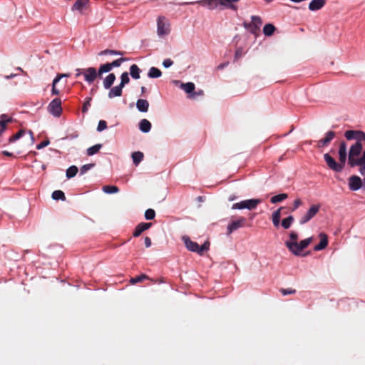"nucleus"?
<instances>
[{"mask_svg": "<svg viewBox=\"0 0 365 365\" xmlns=\"http://www.w3.org/2000/svg\"><path fill=\"white\" fill-rule=\"evenodd\" d=\"M338 153L339 163H337L329 153L324 155V159L330 170L339 173L344 168L347 159L346 143L345 141L340 143Z\"/></svg>", "mask_w": 365, "mask_h": 365, "instance_id": "nucleus-1", "label": "nucleus"}, {"mask_svg": "<svg viewBox=\"0 0 365 365\" xmlns=\"http://www.w3.org/2000/svg\"><path fill=\"white\" fill-rule=\"evenodd\" d=\"M240 0H200L196 3L211 10L217 8L220 4L227 6L232 9L236 10L237 7L235 5L229 4L238 2Z\"/></svg>", "mask_w": 365, "mask_h": 365, "instance_id": "nucleus-2", "label": "nucleus"}, {"mask_svg": "<svg viewBox=\"0 0 365 365\" xmlns=\"http://www.w3.org/2000/svg\"><path fill=\"white\" fill-rule=\"evenodd\" d=\"M362 153V143L356 142L354 143L349 149L348 155V165L351 168H354L355 164L358 163V158Z\"/></svg>", "mask_w": 365, "mask_h": 365, "instance_id": "nucleus-3", "label": "nucleus"}, {"mask_svg": "<svg viewBox=\"0 0 365 365\" xmlns=\"http://www.w3.org/2000/svg\"><path fill=\"white\" fill-rule=\"evenodd\" d=\"M312 237H309L302 240L299 243L297 242H285L286 246L295 255H299L302 251L307 247L312 242Z\"/></svg>", "mask_w": 365, "mask_h": 365, "instance_id": "nucleus-4", "label": "nucleus"}, {"mask_svg": "<svg viewBox=\"0 0 365 365\" xmlns=\"http://www.w3.org/2000/svg\"><path fill=\"white\" fill-rule=\"evenodd\" d=\"M252 22L243 24L244 27L255 36H258L260 31V26L262 24L261 18L258 16H252Z\"/></svg>", "mask_w": 365, "mask_h": 365, "instance_id": "nucleus-5", "label": "nucleus"}, {"mask_svg": "<svg viewBox=\"0 0 365 365\" xmlns=\"http://www.w3.org/2000/svg\"><path fill=\"white\" fill-rule=\"evenodd\" d=\"M262 202L260 199H250L235 203L232 206V210L235 209H248L250 210H254L257 206Z\"/></svg>", "mask_w": 365, "mask_h": 365, "instance_id": "nucleus-6", "label": "nucleus"}, {"mask_svg": "<svg viewBox=\"0 0 365 365\" xmlns=\"http://www.w3.org/2000/svg\"><path fill=\"white\" fill-rule=\"evenodd\" d=\"M48 110L55 117H59L62 113L61 101L58 98H54L48 104Z\"/></svg>", "mask_w": 365, "mask_h": 365, "instance_id": "nucleus-7", "label": "nucleus"}, {"mask_svg": "<svg viewBox=\"0 0 365 365\" xmlns=\"http://www.w3.org/2000/svg\"><path fill=\"white\" fill-rule=\"evenodd\" d=\"M344 136L348 140H356V142L365 143V133L361 130H349L345 132Z\"/></svg>", "mask_w": 365, "mask_h": 365, "instance_id": "nucleus-8", "label": "nucleus"}, {"mask_svg": "<svg viewBox=\"0 0 365 365\" xmlns=\"http://www.w3.org/2000/svg\"><path fill=\"white\" fill-rule=\"evenodd\" d=\"M170 25L165 21L164 16H159L157 21V33L158 36H162L168 35L170 33Z\"/></svg>", "mask_w": 365, "mask_h": 365, "instance_id": "nucleus-9", "label": "nucleus"}, {"mask_svg": "<svg viewBox=\"0 0 365 365\" xmlns=\"http://www.w3.org/2000/svg\"><path fill=\"white\" fill-rule=\"evenodd\" d=\"M247 220L244 217H240L237 220L229 223L227 227V235H229L234 231L245 226Z\"/></svg>", "mask_w": 365, "mask_h": 365, "instance_id": "nucleus-10", "label": "nucleus"}, {"mask_svg": "<svg viewBox=\"0 0 365 365\" xmlns=\"http://www.w3.org/2000/svg\"><path fill=\"white\" fill-rule=\"evenodd\" d=\"M320 205H312L299 221L301 225L305 224L313 218L319 211Z\"/></svg>", "mask_w": 365, "mask_h": 365, "instance_id": "nucleus-11", "label": "nucleus"}, {"mask_svg": "<svg viewBox=\"0 0 365 365\" xmlns=\"http://www.w3.org/2000/svg\"><path fill=\"white\" fill-rule=\"evenodd\" d=\"M348 185L349 190L356 191L362 187V180L361 178L357 175H351L348 179Z\"/></svg>", "mask_w": 365, "mask_h": 365, "instance_id": "nucleus-12", "label": "nucleus"}, {"mask_svg": "<svg viewBox=\"0 0 365 365\" xmlns=\"http://www.w3.org/2000/svg\"><path fill=\"white\" fill-rule=\"evenodd\" d=\"M84 80L89 84L92 83L98 76V73L93 67L84 68L83 72Z\"/></svg>", "mask_w": 365, "mask_h": 365, "instance_id": "nucleus-13", "label": "nucleus"}, {"mask_svg": "<svg viewBox=\"0 0 365 365\" xmlns=\"http://www.w3.org/2000/svg\"><path fill=\"white\" fill-rule=\"evenodd\" d=\"M335 136L336 133L334 131H328L326 133L325 137L317 142V147L319 148H321L327 146L330 143V142L334 138Z\"/></svg>", "mask_w": 365, "mask_h": 365, "instance_id": "nucleus-14", "label": "nucleus"}, {"mask_svg": "<svg viewBox=\"0 0 365 365\" xmlns=\"http://www.w3.org/2000/svg\"><path fill=\"white\" fill-rule=\"evenodd\" d=\"M182 240L188 250L197 253L198 252L199 245L197 242L192 241L187 236H183Z\"/></svg>", "mask_w": 365, "mask_h": 365, "instance_id": "nucleus-15", "label": "nucleus"}, {"mask_svg": "<svg viewBox=\"0 0 365 365\" xmlns=\"http://www.w3.org/2000/svg\"><path fill=\"white\" fill-rule=\"evenodd\" d=\"M152 226V223L151 222H140L139 223L134 232H133V236L137 237L138 236H140L143 232L148 230L149 228H150Z\"/></svg>", "mask_w": 365, "mask_h": 365, "instance_id": "nucleus-16", "label": "nucleus"}, {"mask_svg": "<svg viewBox=\"0 0 365 365\" xmlns=\"http://www.w3.org/2000/svg\"><path fill=\"white\" fill-rule=\"evenodd\" d=\"M68 73H58L52 83L51 93L52 95L57 96L60 93V91L56 88V84L63 77H69Z\"/></svg>", "mask_w": 365, "mask_h": 365, "instance_id": "nucleus-17", "label": "nucleus"}, {"mask_svg": "<svg viewBox=\"0 0 365 365\" xmlns=\"http://www.w3.org/2000/svg\"><path fill=\"white\" fill-rule=\"evenodd\" d=\"M320 242L317 245L314 250L315 251H319L325 249L328 245V238L326 234L322 232L319 234Z\"/></svg>", "mask_w": 365, "mask_h": 365, "instance_id": "nucleus-18", "label": "nucleus"}, {"mask_svg": "<svg viewBox=\"0 0 365 365\" xmlns=\"http://www.w3.org/2000/svg\"><path fill=\"white\" fill-rule=\"evenodd\" d=\"M123 87L120 84L118 86L111 88L108 92V96L109 98L115 97H120L122 96Z\"/></svg>", "mask_w": 365, "mask_h": 365, "instance_id": "nucleus-19", "label": "nucleus"}, {"mask_svg": "<svg viewBox=\"0 0 365 365\" xmlns=\"http://www.w3.org/2000/svg\"><path fill=\"white\" fill-rule=\"evenodd\" d=\"M326 4V0H312L309 4V9L317 11L322 9Z\"/></svg>", "mask_w": 365, "mask_h": 365, "instance_id": "nucleus-20", "label": "nucleus"}, {"mask_svg": "<svg viewBox=\"0 0 365 365\" xmlns=\"http://www.w3.org/2000/svg\"><path fill=\"white\" fill-rule=\"evenodd\" d=\"M136 108L140 112L145 113L148 110L149 103L145 99H138L136 102Z\"/></svg>", "mask_w": 365, "mask_h": 365, "instance_id": "nucleus-21", "label": "nucleus"}, {"mask_svg": "<svg viewBox=\"0 0 365 365\" xmlns=\"http://www.w3.org/2000/svg\"><path fill=\"white\" fill-rule=\"evenodd\" d=\"M89 0H77L72 6V11H79L82 12L83 9H85L88 4Z\"/></svg>", "mask_w": 365, "mask_h": 365, "instance_id": "nucleus-22", "label": "nucleus"}, {"mask_svg": "<svg viewBox=\"0 0 365 365\" xmlns=\"http://www.w3.org/2000/svg\"><path fill=\"white\" fill-rule=\"evenodd\" d=\"M139 129L143 133H148L151 129V123L147 119H142L139 123Z\"/></svg>", "mask_w": 365, "mask_h": 365, "instance_id": "nucleus-23", "label": "nucleus"}, {"mask_svg": "<svg viewBox=\"0 0 365 365\" xmlns=\"http://www.w3.org/2000/svg\"><path fill=\"white\" fill-rule=\"evenodd\" d=\"M115 80V75L113 73L108 75L103 81V86L106 89L110 88Z\"/></svg>", "mask_w": 365, "mask_h": 365, "instance_id": "nucleus-24", "label": "nucleus"}, {"mask_svg": "<svg viewBox=\"0 0 365 365\" xmlns=\"http://www.w3.org/2000/svg\"><path fill=\"white\" fill-rule=\"evenodd\" d=\"M180 88L185 91V93L190 94V96L194 93L195 91V84L192 82H188L185 83H182Z\"/></svg>", "mask_w": 365, "mask_h": 365, "instance_id": "nucleus-25", "label": "nucleus"}, {"mask_svg": "<svg viewBox=\"0 0 365 365\" xmlns=\"http://www.w3.org/2000/svg\"><path fill=\"white\" fill-rule=\"evenodd\" d=\"M140 69L136 64H133L130 67V74L134 79L140 78Z\"/></svg>", "mask_w": 365, "mask_h": 365, "instance_id": "nucleus-26", "label": "nucleus"}, {"mask_svg": "<svg viewBox=\"0 0 365 365\" xmlns=\"http://www.w3.org/2000/svg\"><path fill=\"white\" fill-rule=\"evenodd\" d=\"M144 155L140 151H136L132 153V159L135 165H138L143 160Z\"/></svg>", "mask_w": 365, "mask_h": 365, "instance_id": "nucleus-27", "label": "nucleus"}, {"mask_svg": "<svg viewBox=\"0 0 365 365\" xmlns=\"http://www.w3.org/2000/svg\"><path fill=\"white\" fill-rule=\"evenodd\" d=\"M149 78H159L162 76V72L160 69L155 67H151L148 73Z\"/></svg>", "mask_w": 365, "mask_h": 365, "instance_id": "nucleus-28", "label": "nucleus"}, {"mask_svg": "<svg viewBox=\"0 0 365 365\" xmlns=\"http://www.w3.org/2000/svg\"><path fill=\"white\" fill-rule=\"evenodd\" d=\"M283 207H280L277 210L274 211L272 214V222H273V225L275 226V227H278L279 225V222H280V217H281V210L282 209Z\"/></svg>", "mask_w": 365, "mask_h": 365, "instance_id": "nucleus-29", "label": "nucleus"}, {"mask_svg": "<svg viewBox=\"0 0 365 365\" xmlns=\"http://www.w3.org/2000/svg\"><path fill=\"white\" fill-rule=\"evenodd\" d=\"M275 31V27L273 24H267L263 28V33L265 36H272Z\"/></svg>", "mask_w": 365, "mask_h": 365, "instance_id": "nucleus-30", "label": "nucleus"}, {"mask_svg": "<svg viewBox=\"0 0 365 365\" xmlns=\"http://www.w3.org/2000/svg\"><path fill=\"white\" fill-rule=\"evenodd\" d=\"M102 190L108 194L117 193L119 191V188L115 185H104Z\"/></svg>", "mask_w": 365, "mask_h": 365, "instance_id": "nucleus-31", "label": "nucleus"}, {"mask_svg": "<svg viewBox=\"0 0 365 365\" xmlns=\"http://www.w3.org/2000/svg\"><path fill=\"white\" fill-rule=\"evenodd\" d=\"M287 197H288L287 194L282 193V194H279V195L273 196L271 198L270 201H271L272 203L275 204V203H277V202H282V201L284 200Z\"/></svg>", "mask_w": 365, "mask_h": 365, "instance_id": "nucleus-32", "label": "nucleus"}, {"mask_svg": "<svg viewBox=\"0 0 365 365\" xmlns=\"http://www.w3.org/2000/svg\"><path fill=\"white\" fill-rule=\"evenodd\" d=\"M111 69H112V68H111L110 63H107L101 65V66L99 67V69L98 71L99 77H101V75L103 73L109 72L110 71H111Z\"/></svg>", "mask_w": 365, "mask_h": 365, "instance_id": "nucleus-33", "label": "nucleus"}, {"mask_svg": "<svg viewBox=\"0 0 365 365\" xmlns=\"http://www.w3.org/2000/svg\"><path fill=\"white\" fill-rule=\"evenodd\" d=\"M52 198L55 200H61L63 201L66 200V196L63 191L61 190H55L52 193Z\"/></svg>", "mask_w": 365, "mask_h": 365, "instance_id": "nucleus-34", "label": "nucleus"}, {"mask_svg": "<svg viewBox=\"0 0 365 365\" xmlns=\"http://www.w3.org/2000/svg\"><path fill=\"white\" fill-rule=\"evenodd\" d=\"M101 148V144H96L93 146H91L87 149V155L89 156L93 155L94 154L97 153Z\"/></svg>", "mask_w": 365, "mask_h": 365, "instance_id": "nucleus-35", "label": "nucleus"}, {"mask_svg": "<svg viewBox=\"0 0 365 365\" xmlns=\"http://www.w3.org/2000/svg\"><path fill=\"white\" fill-rule=\"evenodd\" d=\"M78 170V168L76 165L69 167L66 170V177L68 178H73L77 174Z\"/></svg>", "mask_w": 365, "mask_h": 365, "instance_id": "nucleus-36", "label": "nucleus"}, {"mask_svg": "<svg viewBox=\"0 0 365 365\" xmlns=\"http://www.w3.org/2000/svg\"><path fill=\"white\" fill-rule=\"evenodd\" d=\"M25 134V130L21 129L19 130L16 133L11 135L9 139V143H11L15 142L16 140H19L20 138H21Z\"/></svg>", "mask_w": 365, "mask_h": 365, "instance_id": "nucleus-37", "label": "nucleus"}, {"mask_svg": "<svg viewBox=\"0 0 365 365\" xmlns=\"http://www.w3.org/2000/svg\"><path fill=\"white\" fill-rule=\"evenodd\" d=\"M149 279L148 276H147L145 274H140L139 276H137L135 277H132L130 279V282L132 284H135L138 283V282H142L144 279Z\"/></svg>", "mask_w": 365, "mask_h": 365, "instance_id": "nucleus-38", "label": "nucleus"}, {"mask_svg": "<svg viewBox=\"0 0 365 365\" xmlns=\"http://www.w3.org/2000/svg\"><path fill=\"white\" fill-rule=\"evenodd\" d=\"M293 221H294V217H293V216L290 215V216L287 217V218H284L282 220V226L284 229H288L291 226Z\"/></svg>", "mask_w": 365, "mask_h": 365, "instance_id": "nucleus-39", "label": "nucleus"}, {"mask_svg": "<svg viewBox=\"0 0 365 365\" xmlns=\"http://www.w3.org/2000/svg\"><path fill=\"white\" fill-rule=\"evenodd\" d=\"M13 121L12 118H7V120H0V136L3 134V133L6 129V124L8 123H11Z\"/></svg>", "mask_w": 365, "mask_h": 365, "instance_id": "nucleus-40", "label": "nucleus"}, {"mask_svg": "<svg viewBox=\"0 0 365 365\" xmlns=\"http://www.w3.org/2000/svg\"><path fill=\"white\" fill-rule=\"evenodd\" d=\"M130 82V78L128 72H123L120 76V85L124 87L126 84Z\"/></svg>", "mask_w": 365, "mask_h": 365, "instance_id": "nucleus-41", "label": "nucleus"}, {"mask_svg": "<svg viewBox=\"0 0 365 365\" xmlns=\"http://www.w3.org/2000/svg\"><path fill=\"white\" fill-rule=\"evenodd\" d=\"M155 217V212L153 209L149 208L145 212V218L148 220L154 219Z\"/></svg>", "mask_w": 365, "mask_h": 365, "instance_id": "nucleus-42", "label": "nucleus"}, {"mask_svg": "<svg viewBox=\"0 0 365 365\" xmlns=\"http://www.w3.org/2000/svg\"><path fill=\"white\" fill-rule=\"evenodd\" d=\"M92 101L91 97H87L85 99V102L83 103V108H82V112L86 113L91 106V102Z\"/></svg>", "mask_w": 365, "mask_h": 365, "instance_id": "nucleus-43", "label": "nucleus"}, {"mask_svg": "<svg viewBox=\"0 0 365 365\" xmlns=\"http://www.w3.org/2000/svg\"><path fill=\"white\" fill-rule=\"evenodd\" d=\"M128 60L127 58H120L118 59H116L113 61V62L110 63L111 68L113 67H119L123 62H125Z\"/></svg>", "mask_w": 365, "mask_h": 365, "instance_id": "nucleus-44", "label": "nucleus"}, {"mask_svg": "<svg viewBox=\"0 0 365 365\" xmlns=\"http://www.w3.org/2000/svg\"><path fill=\"white\" fill-rule=\"evenodd\" d=\"M95 166L94 163H90L83 165L80 169V173L81 175L85 174L87 171H88L90 169H91L93 167Z\"/></svg>", "mask_w": 365, "mask_h": 365, "instance_id": "nucleus-45", "label": "nucleus"}, {"mask_svg": "<svg viewBox=\"0 0 365 365\" xmlns=\"http://www.w3.org/2000/svg\"><path fill=\"white\" fill-rule=\"evenodd\" d=\"M279 292L284 295H287V294H294L296 293V289H292V288H289V289H284V288H281L279 289Z\"/></svg>", "mask_w": 365, "mask_h": 365, "instance_id": "nucleus-46", "label": "nucleus"}, {"mask_svg": "<svg viewBox=\"0 0 365 365\" xmlns=\"http://www.w3.org/2000/svg\"><path fill=\"white\" fill-rule=\"evenodd\" d=\"M209 246H210V243L208 242H205L202 245H201L200 247L199 246V251L197 252V254H200V255H202V253L205 252V251H207L209 249Z\"/></svg>", "mask_w": 365, "mask_h": 365, "instance_id": "nucleus-47", "label": "nucleus"}, {"mask_svg": "<svg viewBox=\"0 0 365 365\" xmlns=\"http://www.w3.org/2000/svg\"><path fill=\"white\" fill-rule=\"evenodd\" d=\"M106 128H107V123H106V121H105L103 120H101L98 123V127H97V130L99 131V132H101L103 130H105Z\"/></svg>", "mask_w": 365, "mask_h": 365, "instance_id": "nucleus-48", "label": "nucleus"}, {"mask_svg": "<svg viewBox=\"0 0 365 365\" xmlns=\"http://www.w3.org/2000/svg\"><path fill=\"white\" fill-rule=\"evenodd\" d=\"M49 143H50V141L48 140H43L36 145V148L38 150L42 149L44 147L47 146Z\"/></svg>", "mask_w": 365, "mask_h": 365, "instance_id": "nucleus-49", "label": "nucleus"}, {"mask_svg": "<svg viewBox=\"0 0 365 365\" xmlns=\"http://www.w3.org/2000/svg\"><path fill=\"white\" fill-rule=\"evenodd\" d=\"M173 64V61L170 58H166L163 62V65L165 68H169Z\"/></svg>", "mask_w": 365, "mask_h": 365, "instance_id": "nucleus-50", "label": "nucleus"}, {"mask_svg": "<svg viewBox=\"0 0 365 365\" xmlns=\"http://www.w3.org/2000/svg\"><path fill=\"white\" fill-rule=\"evenodd\" d=\"M290 242H297L298 235L296 232H291L289 234Z\"/></svg>", "mask_w": 365, "mask_h": 365, "instance_id": "nucleus-51", "label": "nucleus"}, {"mask_svg": "<svg viewBox=\"0 0 365 365\" xmlns=\"http://www.w3.org/2000/svg\"><path fill=\"white\" fill-rule=\"evenodd\" d=\"M356 166H359V173L361 175L365 176V163L362 164H355Z\"/></svg>", "mask_w": 365, "mask_h": 365, "instance_id": "nucleus-52", "label": "nucleus"}, {"mask_svg": "<svg viewBox=\"0 0 365 365\" xmlns=\"http://www.w3.org/2000/svg\"><path fill=\"white\" fill-rule=\"evenodd\" d=\"M302 205V201L300 199H296L294 202V208L293 210L298 208Z\"/></svg>", "mask_w": 365, "mask_h": 365, "instance_id": "nucleus-53", "label": "nucleus"}, {"mask_svg": "<svg viewBox=\"0 0 365 365\" xmlns=\"http://www.w3.org/2000/svg\"><path fill=\"white\" fill-rule=\"evenodd\" d=\"M145 241V245L146 247H150L152 245L151 240L149 237H145L144 239Z\"/></svg>", "mask_w": 365, "mask_h": 365, "instance_id": "nucleus-54", "label": "nucleus"}, {"mask_svg": "<svg viewBox=\"0 0 365 365\" xmlns=\"http://www.w3.org/2000/svg\"><path fill=\"white\" fill-rule=\"evenodd\" d=\"M362 163H365V150L363 151L361 157L358 159L357 164H362Z\"/></svg>", "mask_w": 365, "mask_h": 365, "instance_id": "nucleus-55", "label": "nucleus"}, {"mask_svg": "<svg viewBox=\"0 0 365 365\" xmlns=\"http://www.w3.org/2000/svg\"><path fill=\"white\" fill-rule=\"evenodd\" d=\"M204 91L202 90H200L197 92H194L191 96H190V98H195L196 96H203Z\"/></svg>", "mask_w": 365, "mask_h": 365, "instance_id": "nucleus-56", "label": "nucleus"}, {"mask_svg": "<svg viewBox=\"0 0 365 365\" xmlns=\"http://www.w3.org/2000/svg\"><path fill=\"white\" fill-rule=\"evenodd\" d=\"M242 55V50L241 48H237L235 51V59L237 60V58H239Z\"/></svg>", "mask_w": 365, "mask_h": 365, "instance_id": "nucleus-57", "label": "nucleus"}, {"mask_svg": "<svg viewBox=\"0 0 365 365\" xmlns=\"http://www.w3.org/2000/svg\"><path fill=\"white\" fill-rule=\"evenodd\" d=\"M84 68H77L76 69V76L78 77L81 75H83Z\"/></svg>", "mask_w": 365, "mask_h": 365, "instance_id": "nucleus-58", "label": "nucleus"}, {"mask_svg": "<svg viewBox=\"0 0 365 365\" xmlns=\"http://www.w3.org/2000/svg\"><path fill=\"white\" fill-rule=\"evenodd\" d=\"M108 54H112V55H123V53H121L120 51H115V50H110V49H108Z\"/></svg>", "mask_w": 365, "mask_h": 365, "instance_id": "nucleus-59", "label": "nucleus"}, {"mask_svg": "<svg viewBox=\"0 0 365 365\" xmlns=\"http://www.w3.org/2000/svg\"><path fill=\"white\" fill-rule=\"evenodd\" d=\"M229 64V62H225V63H220L217 67V68L218 70H222L223 68H225L226 66H227Z\"/></svg>", "mask_w": 365, "mask_h": 365, "instance_id": "nucleus-60", "label": "nucleus"}, {"mask_svg": "<svg viewBox=\"0 0 365 365\" xmlns=\"http://www.w3.org/2000/svg\"><path fill=\"white\" fill-rule=\"evenodd\" d=\"M2 154L5 156H8V157H12L13 156V153H10L7 150H4L2 151Z\"/></svg>", "mask_w": 365, "mask_h": 365, "instance_id": "nucleus-61", "label": "nucleus"}, {"mask_svg": "<svg viewBox=\"0 0 365 365\" xmlns=\"http://www.w3.org/2000/svg\"><path fill=\"white\" fill-rule=\"evenodd\" d=\"M106 54H108V49H106L99 53V55H101V56L106 55Z\"/></svg>", "mask_w": 365, "mask_h": 365, "instance_id": "nucleus-62", "label": "nucleus"}, {"mask_svg": "<svg viewBox=\"0 0 365 365\" xmlns=\"http://www.w3.org/2000/svg\"><path fill=\"white\" fill-rule=\"evenodd\" d=\"M1 120H7V118H10L6 114H2L0 115Z\"/></svg>", "mask_w": 365, "mask_h": 365, "instance_id": "nucleus-63", "label": "nucleus"}, {"mask_svg": "<svg viewBox=\"0 0 365 365\" xmlns=\"http://www.w3.org/2000/svg\"><path fill=\"white\" fill-rule=\"evenodd\" d=\"M16 76V74H11V75H9V76H6V78L7 79H10V78H12L14 77H15Z\"/></svg>", "mask_w": 365, "mask_h": 365, "instance_id": "nucleus-64", "label": "nucleus"}]
</instances>
